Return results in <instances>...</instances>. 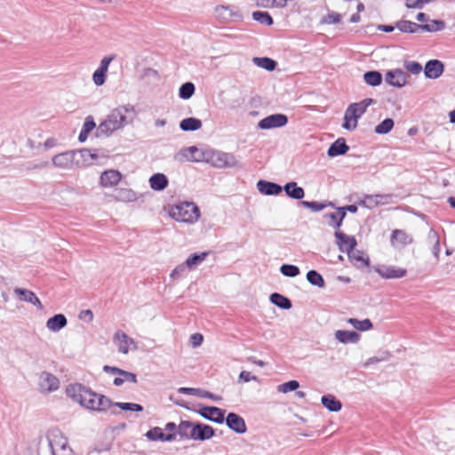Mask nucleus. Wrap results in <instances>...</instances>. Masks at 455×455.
<instances>
[{
    "mask_svg": "<svg viewBox=\"0 0 455 455\" xmlns=\"http://www.w3.org/2000/svg\"><path fill=\"white\" fill-rule=\"evenodd\" d=\"M68 396L78 403L81 406L95 411H107L110 407L116 406L123 411H142L143 406L133 403L112 402L104 395L98 394L91 388L76 383L71 384L66 389Z\"/></svg>",
    "mask_w": 455,
    "mask_h": 455,
    "instance_id": "1",
    "label": "nucleus"
},
{
    "mask_svg": "<svg viewBox=\"0 0 455 455\" xmlns=\"http://www.w3.org/2000/svg\"><path fill=\"white\" fill-rule=\"evenodd\" d=\"M136 116L134 106L122 105L114 108L98 126V135L109 136L114 132L132 124Z\"/></svg>",
    "mask_w": 455,
    "mask_h": 455,
    "instance_id": "2",
    "label": "nucleus"
},
{
    "mask_svg": "<svg viewBox=\"0 0 455 455\" xmlns=\"http://www.w3.org/2000/svg\"><path fill=\"white\" fill-rule=\"evenodd\" d=\"M169 215L179 222L192 224L199 219L200 210L194 203L183 202L172 206L169 210Z\"/></svg>",
    "mask_w": 455,
    "mask_h": 455,
    "instance_id": "3",
    "label": "nucleus"
},
{
    "mask_svg": "<svg viewBox=\"0 0 455 455\" xmlns=\"http://www.w3.org/2000/svg\"><path fill=\"white\" fill-rule=\"evenodd\" d=\"M433 23L438 28H433L428 24H417L415 22L402 20L396 22L395 27L403 33H417L420 30L427 32H436L444 29L445 22L440 20H433Z\"/></svg>",
    "mask_w": 455,
    "mask_h": 455,
    "instance_id": "4",
    "label": "nucleus"
},
{
    "mask_svg": "<svg viewBox=\"0 0 455 455\" xmlns=\"http://www.w3.org/2000/svg\"><path fill=\"white\" fill-rule=\"evenodd\" d=\"M52 455H73L72 450L68 446V439L61 433L52 432L48 436Z\"/></svg>",
    "mask_w": 455,
    "mask_h": 455,
    "instance_id": "5",
    "label": "nucleus"
},
{
    "mask_svg": "<svg viewBox=\"0 0 455 455\" xmlns=\"http://www.w3.org/2000/svg\"><path fill=\"white\" fill-rule=\"evenodd\" d=\"M205 162L217 168L232 167L235 164V159L232 155L220 151H209Z\"/></svg>",
    "mask_w": 455,
    "mask_h": 455,
    "instance_id": "6",
    "label": "nucleus"
},
{
    "mask_svg": "<svg viewBox=\"0 0 455 455\" xmlns=\"http://www.w3.org/2000/svg\"><path fill=\"white\" fill-rule=\"evenodd\" d=\"M76 155L77 154H75V150L57 154L52 158V164L60 169H73L76 167V163H78V161L76 160Z\"/></svg>",
    "mask_w": 455,
    "mask_h": 455,
    "instance_id": "7",
    "label": "nucleus"
},
{
    "mask_svg": "<svg viewBox=\"0 0 455 455\" xmlns=\"http://www.w3.org/2000/svg\"><path fill=\"white\" fill-rule=\"evenodd\" d=\"M204 419L222 424L225 420V411L215 406H202L199 410H194Z\"/></svg>",
    "mask_w": 455,
    "mask_h": 455,
    "instance_id": "8",
    "label": "nucleus"
},
{
    "mask_svg": "<svg viewBox=\"0 0 455 455\" xmlns=\"http://www.w3.org/2000/svg\"><path fill=\"white\" fill-rule=\"evenodd\" d=\"M215 435L214 428L201 422H196L189 432L190 439L197 441H205L211 439Z\"/></svg>",
    "mask_w": 455,
    "mask_h": 455,
    "instance_id": "9",
    "label": "nucleus"
},
{
    "mask_svg": "<svg viewBox=\"0 0 455 455\" xmlns=\"http://www.w3.org/2000/svg\"><path fill=\"white\" fill-rule=\"evenodd\" d=\"M288 117L284 114H273L258 123V127L263 130L280 128L286 125Z\"/></svg>",
    "mask_w": 455,
    "mask_h": 455,
    "instance_id": "10",
    "label": "nucleus"
},
{
    "mask_svg": "<svg viewBox=\"0 0 455 455\" xmlns=\"http://www.w3.org/2000/svg\"><path fill=\"white\" fill-rule=\"evenodd\" d=\"M334 235L336 238V243L341 252L350 254L357 245L355 236L348 235L340 230H337Z\"/></svg>",
    "mask_w": 455,
    "mask_h": 455,
    "instance_id": "11",
    "label": "nucleus"
},
{
    "mask_svg": "<svg viewBox=\"0 0 455 455\" xmlns=\"http://www.w3.org/2000/svg\"><path fill=\"white\" fill-rule=\"evenodd\" d=\"M114 342L118 347V351L122 354H127L131 347L134 350L138 348L136 341L121 331H117L115 333Z\"/></svg>",
    "mask_w": 455,
    "mask_h": 455,
    "instance_id": "12",
    "label": "nucleus"
},
{
    "mask_svg": "<svg viewBox=\"0 0 455 455\" xmlns=\"http://www.w3.org/2000/svg\"><path fill=\"white\" fill-rule=\"evenodd\" d=\"M215 18L222 23H228L239 18L238 13L234 10L233 7L218 5L214 9Z\"/></svg>",
    "mask_w": 455,
    "mask_h": 455,
    "instance_id": "13",
    "label": "nucleus"
},
{
    "mask_svg": "<svg viewBox=\"0 0 455 455\" xmlns=\"http://www.w3.org/2000/svg\"><path fill=\"white\" fill-rule=\"evenodd\" d=\"M179 154L188 161L205 162L206 156L209 155V151H204L196 146H191L183 148Z\"/></svg>",
    "mask_w": 455,
    "mask_h": 455,
    "instance_id": "14",
    "label": "nucleus"
},
{
    "mask_svg": "<svg viewBox=\"0 0 455 455\" xmlns=\"http://www.w3.org/2000/svg\"><path fill=\"white\" fill-rule=\"evenodd\" d=\"M375 271L383 278L395 279L402 278L406 275V269L396 267L394 266H379L375 267Z\"/></svg>",
    "mask_w": 455,
    "mask_h": 455,
    "instance_id": "15",
    "label": "nucleus"
},
{
    "mask_svg": "<svg viewBox=\"0 0 455 455\" xmlns=\"http://www.w3.org/2000/svg\"><path fill=\"white\" fill-rule=\"evenodd\" d=\"M39 386L44 391L52 392L59 388L60 381L51 372L43 371L39 376Z\"/></svg>",
    "mask_w": 455,
    "mask_h": 455,
    "instance_id": "16",
    "label": "nucleus"
},
{
    "mask_svg": "<svg viewBox=\"0 0 455 455\" xmlns=\"http://www.w3.org/2000/svg\"><path fill=\"white\" fill-rule=\"evenodd\" d=\"M75 154H77L76 160V167H82L92 164L93 161L98 158L97 150H92L88 148H82L80 150H75Z\"/></svg>",
    "mask_w": 455,
    "mask_h": 455,
    "instance_id": "17",
    "label": "nucleus"
},
{
    "mask_svg": "<svg viewBox=\"0 0 455 455\" xmlns=\"http://www.w3.org/2000/svg\"><path fill=\"white\" fill-rule=\"evenodd\" d=\"M227 426L237 434H243L246 432V425L244 419L235 412H229L225 420Z\"/></svg>",
    "mask_w": 455,
    "mask_h": 455,
    "instance_id": "18",
    "label": "nucleus"
},
{
    "mask_svg": "<svg viewBox=\"0 0 455 455\" xmlns=\"http://www.w3.org/2000/svg\"><path fill=\"white\" fill-rule=\"evenodd\" d=\"M443 70L444 65L441 60H431L426 63L424 74L427 78L436 79L443 75Z\"/></svg>",
    "mask_w": 455,
    "mask_h": 455,
    "instance_id": "19",
    "label": "nucleus"
},
{
    "mask_svg": "<svg viewBox=\"0 0 455 455\" xmlns=\"http://www.w3.org/2000/svg\"><path fill=\"white\" fill-rule=\"evenodd\" d=\"M385 80L392 86L402 88L406 84V74L399 68L388 70L386 73Z\"/></svg>",
    "mask_w": 455,
    "mask_h": 455,
    "instance_id": "20",
    "label": "nucleus"
},
{
    "mask_svg": "<svg viewBox=\"0 0 455 455\" xmlns=\"http://www.w3.org/2000/svg\"><path fill=\"white\" fill-rule=\"evenodd\" d=\"M122 174L116 170H107L100 175V184L104 188H111L119 183Z\"/></svg>",
    "mask_w": 455,
    "mask_h": 455,
    "instance_id": "21",
    "label": "nucleus"
},
{
    "mask_svg": "<svg viewBox=\"0 0 455 455\" xmlns=\"http://www.w3.org/2000/svg\"><path fill=\"white\" fill-rule=\"evenodd\" d=\"M145 436L150 441H162V442H172L176 439L175 433L164 434L163 429L159 427H155L149 429Z\"/></svg>",
    "mask_w": 455,
    "mask_h": 455,
    "instance_id": "22",
    "label": "nucleus"
},
{
    "mask_svg": "<svg viewBox=\"0 0 455 455\" xmlns=\"http://www.w3.org/2000/svg\"><path fill=\"white\" fill-rule=\"evenodd\" d=\"M391 244L394 247L401 248L412 242V237L403 229H395L390 237Z\"/></svg>",
    "mask_w": 455,
    "mask_h": 455,
    "instance_id": "23",
    "label": "nucleus"
},
{
    "mask_svg": "<svg viewBox=\"0 0 455 455\" xmlns=\"http://www.w3.org/2000/svg\"><path fill=\"white\" fill-rule=\"evenodd\" d=\"M258 191L266 196H276L283 191V187L275 182L260 180H258Z\"/></svg>",
    "mask_w": 455,
    "mask_h": 455,
    "instance_id": "24",
    "label": "nucleus"
},
{
    "mask_svg": "<svg viewBox=\"0 0 455 455\" xmlns=\"http://www.w3.org/2000/svg\"><path fill=\"white\" fill-rule=\"evenodd\" d=\"M387 197H389V196L387 195H364L363 197L357 196L355 203L365 208L372 209L373 207L379 205V204H382V200L387 199Z\"/></svg>",
    "mask_w": 455,
    "mask_h": 455,
    "instance_id": "25",
    "label": "nucleus"
},
{
    "mask_svg": "<svg viewBox=\"0 0 455 455\" xmlns=\"http://www.w3.org/2000/svg\"><path fill=\"white\" fill-rule=\"evenodd\" d=\"M349 150L344 138H339L328 148L327 155L330 157L343 156Z\"/></svg>",
    "mask_w": 455,
    "mask_h": 455,
    "instance_id": "26",
    "label": "nucleus"
},
{
    "mask_svg": "<svg viewBox=\"0 0 455 455\" xmlns=\"http://www.w3.org/2000/svg\"><path fill=\"white\" fill-rule=\"evenodd\" d=\"M14 292L20 297V300L31 303L39 309L43 308L40 299L33 291L22 288H16Z\"/></svg>",
    "mask_w": 455,
    "mask_h": 455,
    "instance_id": "27",
    "label": "nucleus"
},
{
    "mask_svg": "<svg viewBox=\"0 0 455 455\" xmlns=\"http://www.w3.org/2000/svg\"><path fill=\"white\" fill-rule=\"evenodd\" d=\"M345 216L346 213L343 211H339V209L337 208L333 212L324 213L323 219L325 220V223L328 226L333 228H339Z\"/></svg>",
    "mask_w": 455,
    "mask_h": 455,
    "instance_id": "28",
    "label": "nucleus"
},
{
    "mask_svg": "<svg viewBox=\"0 0 455 455\" xmlns=\"http://www.w3.org/2000/svg\"><path fill=\"white\" fill-rule=\"evenodd\" d=\"M68 323V320L63 314H56L50 317L46 322V327L54 332L60 331Z\"/></svg>",
    "mask_w": 455,
    "mask_h": 455,
    "instance_id": "29",
    "label": "nucleus"
},
{
    "mask_svg": "<svg viewBox=\"0 0 455 455\" xmlns=\"http://www.w3.org/2000/svg\"><path fill=\"white\" fill-rule=\"evenodd\" d=\"M283 190H284L287 196L296 200H301L305 196L304 189L299 187L295 181L286 183L283 187Z\"/></svg>",
    "mask_w": 455,
    "mask_h": 455,
    "instance_id": "30",
    "label": "nucleus"
},
{
    "mask_svg": "<svg viewBox=\"0 0 455 455\" xmlns=\"http://www.w3.org/2000/svg\"><path fill=\"white\" fill-rule=\"evenodd\" d=\"M335 338L341 343H357L360 339V334L354 331L338 330L334 333Z\"/></svg>",
    "mask_w": 455,
    "mask_h": 455,
    "instance_id": "31",
    "label": "nucleus"
},
{
    "mask_svg": "<svg viewBox=\"0 0 455 455\" xmlns=\"http://www.w3.org/2000/svg\"><path fill=\"white\" fill-rule=\"evenodd\" d=\"M322 404L330 411L337 412L342 408V403L332 395H325L321 398Z\"/></svg>",
    "mask_w": 455,
    "mask_h": 455,
    "instance_id": "32",
    "label": "nucleus"
},
{
    "mask_svg": "<svg viewBox=\"0 0 455 455\" xmlns=\"http://www.w3.org/2000/svg\"><path fill=\"white\" fill-rule=\"evenodd\" d=\"M149 184L152 189L161 191L168 186V179L163 173H156L150 177Z\"/></svg>",
    "mask_w": 455,
    "mask_h": 455,
    "instance_id": "33",
    "label": "nucleus"
},
{
    "mask_svg": "<svg viewBox=\"0 0 455 455\" xmlns=\"http://www.w3.org/2000/svg\"><path fill=\"white\" fill-rule=\"evenodd\" d=\"M202 127V122L196 117H188L180 123V128L184 132L197 131Z\"/></svg>",
    "mask_w": 455,
    "mask_h": 455,
    "instance_id": "34",
    "label": "nucleus"
},
{
    "mask_svg": "<svg viewBox=\"0 0 455 455\" xmlns=\"http://www.w3.org/2000/svg\"><path fill=\"white\" fill-rule=\"evenodd\" d=\"M269 299L274 305H275L276 307H278L282 309H291L292 307V304H291V301L290 299H288L287 297H285L280 293H277V292L272 293L270 295Z\"/></svg>",
    "mask_w": 455,
    "mask_h": 455,
    "instance_id": "35",
    "label": "nucleus"
},
{
    "mask_svg": "<svg viewBox=\"0 0 455 455\" xmlns=\"http://www.w3.org/2000/svg\"><path fill=\"white\" fill-rule=\"evenodd\" d=\"M364 82L370 86H378L382 83L383 77L379 71L371 70L363 74Z\"/></svg>",
    "mask_w": 455,
    "mask_h": 455,
    "instance_id": "36",
    "label": "nucleus"
},
{
    "mask_svg": "<svg viewBox=\"0 0 455 455\" xmlns=\"http://www.w3.org/2000/svg\"><path fill=\"white\" fill-rule=\"evenodd\" d=\"M124 382L136 383L137 376L132 372L121 369L118 377L115 378L113 383L115 386L119 387L123 385Z\"/></svg>",
    "mask_w": 455,
    "mask_h": 455,
    "instance_id": "37",
    "label": "nucleus"
},
{
    "mask_svg": "<svg viewBox=\"0 0 455 455\" xmlns=\"http://www.w3.org/2000/svg\"><path fill=\"white\" fill-rule=\"evenodd\" d=\"M209 252L204 251L200 253H193L186 259V265L192 269L201 264L208 256Z\"/></svg>",
    "mask_w": 455,
    "mask_h": 455,
    "instance_id": "38",
    "label": "nucleus"
},
{
    "mask_svg": "<svg viewBox=\"0 0 455 455\" xmlns=\"http://www.w3.org/2000/svg\"><path fill=\"white\" fill-rule=\"evenodd\" d=\"M307 280L312 285L323 288L325 285L324 279L316 270H309L307 273Z\"/></svg>",
    "mask_w": 455,
    "mask_h": 455,
    "instance_id": "39",
    "label": "nucleus"
},
{
    "mask_svg": "<svg viewBox=\"0 0 455 455\" xmlns=\"http://www.w3.org/2000/svg\"><path fill=\"white\" fill-rule=\"evenodd\" d=\"M195 423L189 420H181L178 425V435L181 439H190L189 432L194 427Z\"/></svg>",
    "mask_w": 455,
    "mask_h": 455,
    "instance_id": "40",
    "label": "nucleus"
},
{
    "mask_svg": "<svg viewBox=\"0 0 455 455\" xmlns=\"http://www.w3.org/2000/svg\"><path fill=\"white\" fill-rule=\"evenodd\" d=\"M195 90L196 87L193 83H184L179 89V96L182 100H188L194 95Z\"/></svg>",
    "mask_w": 455,
    "mask_h": 455,
    "instance_id": "41",
    "label": "nucleus"
},
{
    "mask_svg": "<svg viewBox=\"0 0 455 455\" xmlns=\"http://www.w3.org/2000/svg\"><path fill=\"white\" fill-rule=\"evenodd\" d=\"M347 322L356 330L368 331L372 328V323L369 319L358 320L355 318H349Z\"/></svg>",
    "mask_w": 455,
    "mask_h": 455,
    "instance_id": "42",
    "label": "nucleus"
},
{
    "mask_svg": "<svg viewBox=\"0 0 455 455\" xmlns=\"http://www.w3.org/2000/svg\"><path fill=\"white\" fill-rule=\"evenodd\" d=\"M373 103V99L367 98L360 102L352 103L351 106L354 107V109L358 115V116L361 117L366 112L367 108Z\"/></svg>",
    "mask_w": 455,
    "mask_h": 455,
    "instance_id": "43",
    "label": "nucleus"
},
{
    "mask_svg": "<svg viewBox=\"0 0 455 455\" xmlns=\"http://www.w3.org/2000/svg\"><path fill=\"white\" fill-rule=\"evenodd\" d=\"M349 259L351 261H353L355 264L360 263V265H357V267H368L370 265V259L369 258H364L363 253L359 251H354V250L348 254Z\"/></svg>",
    "mask_w": 455,
    "mask_h": 455,
    "instance_id": "44",
    "label": "nucleus"
},
{
    "mask_svg": "<svg viewBox=\"0 0 455 455\" xmlns=\"http://www.w3.org/2000/svg\"><path fill=\"white\" fill-rule=\"evenodd\" d=\"M394 124L392 118H386L375 127L374 132L378 134H387L393 129Z\"/></svg>",
    "mask_w": 455,
    "mask_h": 455,
    "instance_id": "45",
    "label": "nucleus"
},
{
    "mask_svg": "<svg viewBox=\"0 0 455 455\" xmlns=\"http://www.w3.org/2000/svg\"><path fill=\"white\" fill-rule=\"evenodd\" d=\"M287 0H258V7L282 8L286 5Z\"/></svg>",
    "mask_w": 455,
    "mask_h": 455,
    "instance_id": "46",
    "label": "nucleus"
},
{
    "mask_svg": "<svg viewBox=\"0 0 455 455\" xmlns=\"http://www.w3.org/2000/svg\"><path fill=\"white\" fill-rule=\"evenodd\" d=\"M277 62L267 57H258V67L262 68L267 71H274L276 68Z\"/></svg>",
    "mask_w": 455,
    "mask_h": 455,
    "instance_id": "47",
    "label": "nucleus"
},
{
    "mask_svg": "<svg viewBox=\"0 0 455 455\" xmlns=\"http://www.w3.org/2000/svg\"><path fill=\"white\" fill-rule=\"evenodd\" d=\"M280 272L288 277H295L299 274V268L297 266L283 264L280 267Z\"/></svg>",
    "mask_w": 455,
    "mask_h": 455,
    "instance_id": "48",
    "label": "nucleus"
},
{
    "mask_svg": "<svg viewBox=\"0 0 455 455\" xmlns=\"http://www.w3.org/2000/svg\"><path fill=\"white\" fill-rule=\"evenodd\" d=\"M116 198L121 201L132 202L136 200V194L131 189L122 188L117 191Z\"/></svg>",
    "mask_w": 455,
    "mask_h": 455,
    "instance_id": "49",
    "label": "nucleus"
},
{
    "mask_svg": "<svg viewBox=\"0 0 455 455\" xmlns=\"http://www.w3.org/2000/svg\"><path fill=\"white\" fill-rule=\"evenodd\" d=\"M299 383L297 380H290L277 387V390L282 393L295 391L299 388Z\"/></svg>",
    "mask_w": 455,
    "mask_h": 455,
    "instance_id": "50",
    "label": "nucleus"
},
{
    "mask_svg": "<svg viewBox=\"0 0 455 455\" xmlns=\"http://www.w3.org/2000/svg\"><path fill=\"white\" fill-rule=\"evenodd\" d=\"M304 207L309 208L313 212H320L323 210L327 204L316 201L308 202V201H300L299 203Z\"/></svg>",
    "mask_w": 455,
    "mask_h": 455,
    "instance_id": "51",
    "label": "nucleus"
},
{
    "mask_svg": "<svg viewBox=\"0 0 455 455\" xmlns=\"http://www.w3.org/2000/svg\"><path fill=\"white\" fill-rule=\"evenodd\" d=\"M258 22L267 26H271L274 20L267 12L258 11Z\"/></svg>",
    "mask_w": 455,
    "mask_h": 455,
    "instance_id": "52",
    "label": "nucleus"
},
{
    "mask_svg": "<svg viewBox=\"0 0 455 455\" xmlns=\"http://www.w3.org/2000/svg\"><path fill=\"white\" fill-rule=\"evenodd\" d=\"M404 68L411 74L418 75L422 70V66L416 61H405Z\"/></svg>",
    "mask_w": 455,
    "mask_h": 455,
    "instance_id": "53",
    "label": "nucleus"
},
{
    "mask_svg": "<svg viewBox=\"0 0 455 455\" xmlns=\"http://www.w3.org/2000/svg\"><path fill=\"white\" fill-rule=\"evenodd\" d=\"M390 354L388 352H384L381 356H372L370 357L365 363L364 366L368 367L371 364L378 363L383 361H387L390 358Z\"/></svg>",
    "mask_w": 455,
    "mask_h": 455,
    "instance_id": "54",
    "label": "nucleus"
},
{
    "mask_svg": "<svg viewBox=\"0 0 455 455\" xmlns=\"http://www.w3.org/2000/svg\"><path fill=\"white\" fill-rule=\"evenodd\" d=\"M115 58H116L115 55L105 56L100 60V67L97 69L107 74L109 64L115 60Z\"/></svg>",
    "mask_w": 455,
    "mask_h": 455,
    "instance_id": "55",
    "label": "nucleus"
},
{
    "mask_svg": "<svg viewBox=\"0 0 455 455\" xmlns=\"http://www.w3.org/2000/svg\"><path fill=\"white\" fill-rule=\"evenodd\" d=\"M187 268L188 266L186 265V262L180 264V265H178L173 270L172 272L171 273L170 276L171 278H180V277H182L184 275V274L186 273L187 271Z\"/></svg>",
    "mask_w": 455,
    "mask_h": 455,
    "instance_id": "56",
    "label": "nucleus"
},
{
    "mask_svg": "<svg viewBox=\"0 0 455 455\" xmlns=\"http://www.w3.org/2000/svg\"><path fill=\"white\" fill-rule=\"evenodd\" d=\"M106 76L104 72L96 69L92 75V81L97 86H100L105 84Z\"/></svg>",
    "mask_w": 455,
    "mask_h": 455,
    "instance_id": "57",
    "label": "nucleus"
},
{
    "mask_svg": "<svg viewBox=\"0 0 455 455\" xmlns=\"http://www.w3.org/2000/svg\"><path fill=\"white\" fill-rule=\"evenodd\" d=\"M197 396L198 397H201V398H207V399H210V400H212V401H220L221 400V397L217 395H214L213 393H211L207 390H204V389H201L199 388V393L197 394Z\"/></svg>",
    "mask_w": 455,
    "mask_h": 455,
    "instance_id": "58",
    "label": "nucleus"
},
{
    "mask_svg": "<svg viewBox=\"0 0 455 455\" xmlns=\"http://www.w3.org/2000/svg\"><path fill=\"white\" fill-rule=\"evenodd\" d=\"M341 15L337 12H330L324 18V22L328 24H338L340 22Z\"/></svg>",
    "mask_w": 455,
    "mask_h": 455,
    "instance_id": "59",
    "label": "nucleus"
},
{
    "mask_svg": "<svg viewBox=\"0 0 455 455\" xmlns=\"http://www.w3.org/2000/svg\"><path fill=\"white\" fill-rule=\"evenodd\" d=\"M426 4L425 0H406L405 6L408 9H422Z\"/></svg>",
    "mask_w": 455,
    "mask_h": 455,
    "instance_id": "60",
    "label": "nucleus"
},
{
    "mask_svg": "<svg viewBox=\"0 0 455 455\" xmlns=\"http://www.w3.org/2000/svg\"><path fill=\"white\" fill-rule=\"evenodd\" d=\"M344 117L355 123H357L358 119L360 118L356 112L355 111L354 107L351 106V104L346 109Z\"/></svg>",
    "mask_w": 455,
    "mask_h": 455,
    "instance_id": "61",
    "label": "nucleus"
},
{
    "mask_svg": "<svg viewBox=\"0 0 455 455\" xmlns=\"http://www.w3.org/2000/svg\"><path fill=\"white\" fill-rule=\"evenodd\" d=\"M96 127V124L92 118V116H89L85 118L84 124L83 125V130L90 133Z\"/></svg>",
    "mask_w": 455,
    "mask_h": 455,
    "instance_id": "62",
    "label": "nucleus"
},
{
    "mask_svg": "<svg viewBox=\"0 0 455 455\" xmlns=\"http://www.w3.org/2000/svg\"><path fill=\"white\" fill-rule=\"evenodd\" d=\"M204 337L200 333H194L190 336V343L193 347H197L202 345Z\"/></svg>",
    "mask_w": 455,
    "mask_h": 455,
    "instance_id": "63",
    "label": "nucleus"
},
{
    "mask_svg": "<svg viewBox=\"0 0 455 455\" xmlns=\"http://www.w3.org/2000/svg\"><path fill=\"white\" fill-rule=\"evenodd\" d=\"M427 242L429 244H434V243H437L440 242L439 235L435 231V229H430L428 236H427Z\"/></svg>",
    "mask_w": 455,
    "mask_h": 455,
    "instance_id": "64",
    "label": "nucleus"
}]
</instances>
